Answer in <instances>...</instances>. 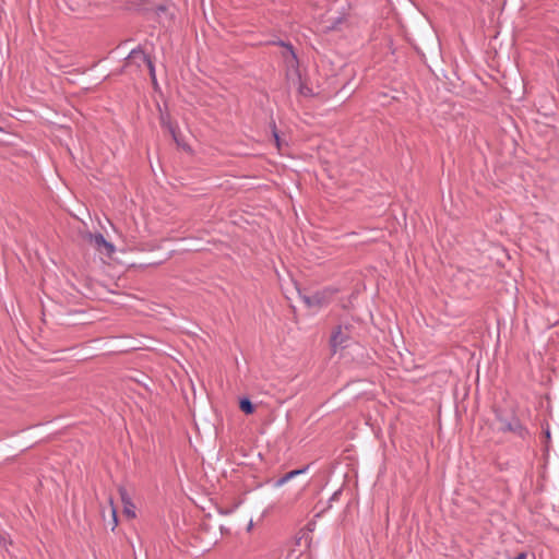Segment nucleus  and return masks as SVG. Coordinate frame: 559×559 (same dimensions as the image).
Listing matches in <instances>:
<instances>
[{
	"instance_id": "dca6fc26",
	"label": "nucleus",
	"mask_w": 559,
	"mask_h": 559,
	"mask_svg": "<svg viewBox=\"0 0 559 559\" xmlns=\"http://www.w3.org/2000/svg\"><path fill=\"white\" fill-rule=\"evenodd\" d=\"M512 559H526V554L524 552H520L518 556H515L514 558Z\"/></svg>"
},
{
	"instance_id": "7ed1b4c3",
	"label": "nucleus",
	"mask_w": 559,
	"mask_h": 559,
	"mask_svg": "<svg viewBox=\"0 0 559 559\" xmlns=\"http://www.w3.org/2000/svg\"><path fill=\"white\" fill-rule=\"evenodd\" d=\"M88 242L99 252L111 255L115 251V247L111 242L107 241L102 234H87Z\"/></svg>"
},
{
	"instance_id": "0eeeda50",
	"label": "nucleus",
	"mask_w": 559,
	"mask_h": 559,
	"mask_svg": "<svg viewBox=\"0 0 559 559\" xmlns=\"http://www.w3.org/2000/svg\"><path fill=\"white\" fill-rule=\"evenodd\" d=\"M278 45L285 48L283 51V58L289 66H295L297 63V56L294 51V48L290 44L278 41Z\"/></svg>"
},
{
	"instance_id": "f257e3e1",
	"label": "nucleus",
	"mask_w": 559,
	"mask_h": 559,
	"mask_svg": "<svg viewBox=\"0 0 559 559\" xmlns=\"http://www.w3.org/2000/svg\"><path fill=\"white\" fill-rule=\"evenodd\" d=\"M496 420L499 424L498 430L502 433H513L516 438L526 442L532 438V435L527 427L523 425L521 419L513 414L510 417H507L501 411L495 412Z\"/></svg>"
},
{
	"instance_id": "a211bd4d",
	"label": "nucleus",
	"mask_w": 559,
	"mask_h": 559,
	"mask_svg": "<svg viewBox=\"0 0 559 559\" xmlns=\"http://www.w3.org/2000/svg\"><path fill=\"white\" fill-rule=\"evenodd\" d=\"M545 437H547L548 439L550 438V432L549 430L547 429L546 432H545Z\"/></svg>"
},
{
	"instance_id": "9b49d317",
	"label": "nucleus",
	"mask_w": 559,
	"mask_h": 559,
	"mask_svg": "<svg viewBox=\"0 0 559 559\" xmlns=\"http://www.w3.org/2000/svg\"><path fill=\"white\" fill-rule=\"evenodd\" d=\"M308 467H305V468H301V469H294V471H290L288 473H286V478L288 480L295 478L296 476L300 475V474H304L306 471H307Z\"/></svg>"
},
{
	"instance_id": "4468645a",
	"label": "nucleus",
	"mask_w": 559,
	"mask_h": 559,
	"mask_svg": "<svg viewBox=\"0 0 559 559\" xmlns=\"http://www.w3.org/2000/svg\"><path fill=\"white\" fill-rule=\"evenodd\" d=\"M299 93L305 96H309L311 94V90L309 87H307L306 85L300 84Z\"/></svg>"
},
{
	"instance_id": "423d86ee",
	"label": "nucleus",
	"mask_w": 559,
	"mask_h": 559,
	"mask_svg": "<svg viewBox=\"0 0 559 559\" xmlns=\"http://www.w3.org/2000/svg\"><path fill=\"white\" fill-rule=\"evenodd\" d=\"M347 338V334H345L342 331V328L338 326L331 336V346L333 347V350L336 352L337 347H345Z\"/></svg>"
},
{
	"instance_id": "39448f33",
	"label": "nucleus",
	"mask_w": 559,
	"mask_h": 559,
	"mask_svg": "<svg viewBox=\"0 0 559 559\" xmlns=\"http://www.w3.org/2000/svg\"><path fill=\"white\" fill-rule=\"evenodd\" d=\"M119 493L123 504V513L128 518H135V506L132 502L127 489L124 487H119Z\"/></svg>"
},
{
	"instance_id": "f8f14e48",
	"label": "nucleus",
	"mask_w": 559,
	"mask_h": 559,
	"mask_svg": "<svg viewBox=\"0 0 559 559\" xmlns=\"http://www.w3.org/2000/svg\"><path fill=\"white\" fill-rule=\"evenodd\" d=\"M272 134H273V138H274L277 148H281V138L277 133L275 122L272 123Z\"/></svg>"
},
{
	"instance_id": "20e7f679",
	"label": "nucleus",
	"mask_w": 559,
	"mask_h": 559,
	"mask_svg": "<svg viewBox=\"0 0 559 559\" xmlns=\"http://www.w3.org/2000/svg\"><path fill=\"white\" fill-rule=\"evenodd\" d=\"M331 296V290H322L317 292L310 296H304L302 300L308 307L321 308L329 304Z\"/></svg>"
},
{
	"instance_id": "2eb2a0df",
	"label": "nucleus",
	"mask_w": 559,
	"mask_h": 559,
	"mask_svg": "<svg viewBox=\"0 0 559 559\" xmlns=\"http://www.w3.org/2000/svg\"><path fill=\"white\" fill-rule=\"evenodd\" d=\"M169 131H170V133L173 134L174 140L178 143V139H177V135H176V131H175V129H174L171 126H169Z\"/></svg>"
},
{
	"instance_id": "9d476101",
	"label": "nucleus",
	"mask_w": 559,
	"mask_h": 559,
	"mask_svg": "<svg viewBox=\"0 0 559 559\" xmlns=\"http://www.w3.org/2000/svg\"><path fill=\"white\" fill-rule=\"evenodd\" d=\"M12 544L10 535L5 532H0V546L8 549V546Z\"/></svg>"
},
{
	"instance_id": "f3484780",
	"label": "nucleus",
	"mask_w": 559,
	"mask_h": 559,
	"mask_svg": "<svg viewBox=\"0 0 559 559\" xmlns=\"http://www.w3.org/2000/svg\"><path fill=\"white\" fill-rule=\"evenodd\" d=\"M340 495V491H335L331 498V500H335L337 496Z\"/></svg>"
},
{
	"instance_id": "ddd939ff",
	"label": "nucleus",
	"mask_w": 559,
	"mask_h": 559,
	"mask_svg": "<svg viewBox=\"0 0 559 559\" xmlns=\"http://www.w3.org/2000/svg\"><path fill=\"white\" fill-rule=\"evenodd\" d=\"M287 481H288V479L286 478V475H284L283 477L278 478V479L274 483V487H276V488L282 487V486H283V485H285Z\"/></svg>"
},
{
	"instance_id": "f03ea898",
	"label": "nucleus",
	"mask_w": 559,
	"mask_h": 559,
	"mask_svg": "<svg viewBox=\"0 0 559 559\" xmlns=\"http://www.w3.org/2000/svg\"><path fill=\"white\" fill-rule=\"evenodd\" d=\"M131 66H134L136 69H141L143 66H146L153 84L157 83L155 66L152 59L140 47L132 49L126 59V67Z\"/></svg>"
},
{
	"instance_id": "1a4fd4ad",
	"label": "nucleus",
	"mask_w": 559,
	"mask_h": 559,
	"mask_svg": "<svg viewBox=\"0 0 559 559\" xmlns=\"http://www.w3.org/2000/svg\"><path fill=\"white\" fill-rule=\"evenodd\" d=\"M109 504H110V522L108 523V525H110L111 531H114L118 524V520H117V509L115 508L114 501L111 498H109Z\"/></svg>"
},
{
	"instance_id": "6e6552de",
	"label": "nucleus",
	"mask_w": 559,
	"mask_h": 559,
	"mask_svg": "<svg viewBox=\"0 0 559 559\" xmlns=\"http://www.w3.org/2000/svg\"><path fill=\"white\" fill-rule=\"evenodd\" d=\"M239 407L247 415H250L254 412V406L248 397L240 400Z\"/></svg>"
}]
</instances>
